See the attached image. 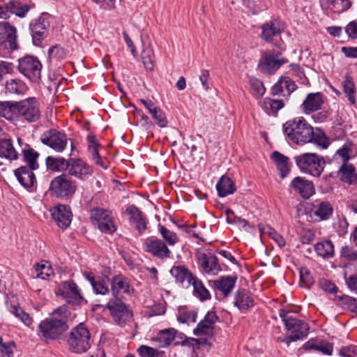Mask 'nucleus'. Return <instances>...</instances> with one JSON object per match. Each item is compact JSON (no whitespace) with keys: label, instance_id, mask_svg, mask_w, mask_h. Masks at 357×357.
Segmentation results:
<instances>
[{"label":"nucleus","instance_id":"1","mask_svg":"<svg viewBox=\"0 0 357 357\" xmlns=\"http://www.w3.org/2000/svg\"><path fill=\"white\" fill-rule=\"evenodd\" d=\"M286 137L297 145L312 143L316 146L326 149L329 139L319 128H314L303 116L296 117L286 121L282 126Z\"/></svg>","mask_w":357,"mask_h":357},{"label":"nucleus","instance_id":"2","mask_svg":"<svg viewBox=\"0 0 357 357\" xmlns=\"http://www.w3.org/2000/svg\"><path fill=\"white\" fill-rule=\"evenodd\" d=\"M70 314L66 305L55 309L40 323L38 330L39 337L44 341L61 339L69 328Z\"/></svg>","mask_w":357,"mask_h":357},{"label":"nucleus","instance_id":"3","mask_svg":"<svg viewBox=\"0 0 357 357\" xmlns=\"http://www.w3.org/2000/svg\"><path fill=\"white\" fill-rule=\"evenodd\" d=\"M289 310L280 309L279 316L282 319L286 329L291 333L287 337L291 342L303 340L307 337L310 329L309 325L303 320L296 319L290 314Z\"/></svg>","mask_w":357,"mask_h":357},{"label":"nucleus","instance_id":"4","mask_svg":"<svg viewBox=\"0 0 357 357\" xmlns=\"http://www.w3.org/2000/svg\"><path fill=\"white\" fill-rule=\"evenodd\" d=\"M69 349L76 354L86 352L91 347V333L84 323L73 328L67 339Z\"/></svg>","mask_w":357,"mask_h":357},{"label":"nucleus","instance_id":"5","mask_svg":"<svg viewBox=\"0 0 357 357\" xmlns=\"http://www.w3.org/2000/svg\"><path fill=\"white\" fill-rule=\"evenodd\" d=\"M300 170L312 176H319L324 171L325 160L323 157L311 153H305L294 158Z\"/></svg>","mask_w":357,"mask_h":357},{"label":"nucleus","instance_id":"6","mask_svg":"<svg viewBox=\"0 0 357 357\" xmlns=\"http://www.w3.org/2000/svg\"><path fill=\"white\" fill-rule=\"evenodd\" d=\"M77 186L66 174L54 177L50 182V195L59 199L68 200L75 193Z\"/></svg>","mask_w":357,"mask_h":357},{"label":"nucleus","instance_id":"7","mask_svg":"<svg viewBox=\"0 0 357 357\" xmlns=\"http://www.w3.org/2000/svg\"><path fill=\"white\" fill-rule=\"evenodd\" d=\"M107 307L116 324L125 326L132 319L133 314L128 305L118 296H113L107 304Z\"/></svg>","mask_w":357,"mask_h":357},{"label":"nucleus","instance_id":"8","mask_svg":"<svg viewBox=\"0 0 357 357\" xmlns=\"http://www.w3.org/2000/svg\"><path fill=\"white\" fill-rule=\"evenodd\" d=\"M288 60L282 56V53L277 50H269L264 52L259 61V68L265 75L274 74Z\"/></svg>","mask_w":357,"mask_h":357},{"label":"nucleus","instance_id":"9","mask_svg":"<svg viewBox=\"0 0 357 357\" xmlns=\"http://www.w3.org/2000/svg\"><path fill=\"white\" fill-rule=\"evenodd\" d=\"M19 71L32 82H38L41 77L42 64L35 56H25L18 60Z\"/></svg>","mask_w":357,"mask_h":357},{"label":"nucleus","instance_id":"10","mask_svg":"<svg viewBox=\"0 0 357 357\" xmlns=\"http://www.w3.org/2000/svg\"><path fill=\"white\" fill-rule=\"evenodd\" d=\"M40 139L43 144L56 152L61 153L66 149L70 138H68L65 133L56 129H50L41 135Z\"/></svg>","mask_w":357,"mask_h":357},{"label":"nucleus","instance_id":"11","mask_svg":"<svg viewBox=\"0 0 357 357\" xmlns=\"http://www.w3.org/2000/svg\"><path fill=\"white\" fill-rule=\"evenodd\" d=\"M50 23L47 15L43 13L38 18L33 20L29 24V31L32 42L35 46H40L42 41L47 37Z\"/></svg>","mask_w":357,"mask_h":357},{"label":"nucleus","instance_id":"12","mask_svg":"<svg viewBox=\"0 0 357 357\" xmlns=\"http://www.w3.org/2000/svg\"><path fill=\"white\" fill-rule=\"evenodd\" d=\"M18 119L24 118L29 122H36L40 116L38 102L35 98L18 101Z\"/></svg>","mask_w":357,"mask_h":357},{"label":"nucleus","instance_id":"13","mask_svg":"<svg viewBox=\"0 0 357 357\" xmlns=\"http://www.w3.org/2000/svg\"><path fill=\"white\" fill-rule=\"evenodd\" d=\"M68 176L84 181L93 174L92 167L82 158H68Z\"/></svg>","mask_w":357,"mask_h":357},{"label":"nucleus","instance_id":"14","mask_svg":"<svg viewBox=\"0 0 357 357\" xmlns=\"http://www.w3.org/2000/svg\"><path fill=\"white\" fill-rule=\"evenodd\" d=\"M59 291L66 301L71 305H79L84 300L77 284L73 280H68L61 283Z\"/></svg>","mask_w":357,"mask_h":357},{"label":"nucleus","instance_id":"15","mask_svg":"<svg viewBox=\"0 0 357 357\" xmlns=\"http://www.w3.org/2000/svg\"><path fill=\"white\" fill-rule=\"evenodd\" d=\"M144 252L152 255L158 259L169 258L171 251L166 243L160 239H146L142 245Z\"/></svg>","mask_w":357,"mask_h":357},{"label":"nucleus","instance_id":"16","mask_svg":"<svg viewBox=\"0 0 357 357\" xmlns=\"http://www.w3.org/2000/svg\"><path fill=\"white\" fill-rule=\"evenodd\" d=\"M197 262L204 273L217 275L222 271L218 257L211 252L199 253Z\"/></svg>","mask_w":357,"mask_h":357},{"label":"nucleus","instance_id":"17","mask_svg":"<svg viewBox=\"0 0 357 357\" xmlns=\"http://www.w3.org/2000/svg\"><path fill=\"white\" fill-rule=\"evenodd\" d=\"M284 28L282 21L278 19L272 20L261 26V38L266 42H271L274 37L279 36L284 30Z\"/></svg>","mask_w":357,"mask_h":357},{"label":"nucleus","instance_id":"18","mask_svg":"<svg viewBox=\"0 0 357 357\" xmlns=\"http://www.w3.org/2000/svg\"><path fill=\"white\" fill-rule=\"evenodd\" d=\"M52 216L59 227L66 229L71 223L73 214L70 206L59 204L52 210Z\"/></svg>","mask_w":357,"mask_h":357},{"label":"nucleus","instance_id":"19","mask_svg":"<svg viewBox=\"0 0 357 357\" xmlns=\"http://www.w3.org/2000/svg\"><path fill=\"white\" fill-rule=\"evenodd\" d=\"M218 319L219 318L215 312H208L193 330L194 335L197 336L212 335L213 333L214 324L217 321H218Z\"/></svg>","mask_w":357,"mask_h":357},{"label":"nucleus","instance_id":"20","mask_svg":"<svg viewBox=\"0 0 357 357\" xmlns=\"http://www.w3.org/2000/svg\"><path fill=\"white\" fill-rule=\"evenodd\" d=\"M0 36L3 39L5 46L8 47L11 50L18 48L17 43V29L15 26L10 25L9 22H0Z\"/></svg>","mask_w":357,"mask_h":357},{"label":"nucleus","instance_id":"21","mask_svg":"<svg viewBox=\"0 0 357 357\" xmlns=\"http://www.w3.org/2000/svg\"><path fill=\"white\" fill-rule=\"evenodd\" d=\"M291 187L304 199L310 198L314 193L312 182L305 178L295 177L291 183Z\"/></svg>","mask_w":357,"mask_h":357},{"label":"nucleus","instance_id":"22","mask_svg":"<svg viewBox=\"0 0 357 357\" xmlns=\"http://www.w3.org/2000/svg\"><path fill=\"white\" fill-rule=\"evenodd\" d=\"M33 170L26 166H21L14 170V174L18 182L26 189L33 188L36 183V177L33 172Z\"/></svg>","mask_w":357,"mask_h":357},{"label":"nucleus","instance_id":"23","mask_svg":"<svg viewBox=\"0 0 357 357\" xmlns=\"http://www.w3.org/2000/svg\"><path fill=\"white\" fill-rule=\"evenodd\" d=\"M169 272L175 278L176 282L185 288L191 285V282L195 277L191 271L183 266H174Z\"/></svg>","mask_w":357,"mask_h":357},{"label":"nucleus","instance_id":"24","mask_svg":"<svg viewBox=\"0 0 357 357\" xmlns=\"http://www.w3.org/2000/svg\"><path fill=\"white\" fill-rule=\"evenodd\" d=\"M126 212L130 215V222L135 225L139 234L144 233L146 229V222L142 212L135 205L128 207Z\"/></svg>","mask_w":357,"mask_h":357},{"label":"nucleus","instance_id":"25","mask_svg":"<svg viewBox=\"0 0 357 357\" xmlns=\"http://www.w3.org/2000/svg\"><path fill=\"white\" fill-rule=\"evenodd\" d=\"M234 304L241 311L248 310L254 305L252 294L245 289H238L234 294Z\"/></svg>","mask_w":357,"mask_h":357},{"label":"nucleus","instance_id":"26","mask_svg":"<svg viewBox=\"0 0 357 357\" xmlns=\"http://www.w3.org/2000/svg\"><path fill=\"white\" fill-rule=\"evenodd\" d=\"M297 86L294 82L289 77H282L273 86L271 89V94L273 96L282 95L285 96L284 93V89L287 91V96L296 89Z\"/></svg>","mask_w":357,"mask_h":357},{"label":"nucleus","instance_id":"27","mask_svg":"<svg viewBox=\"0 0 357 357\" xmlns=\"http://www.w3.org/2000/svg\"><path fill=\"white\" fill-rule=\"evenodd\" d=\"M237 276L227 275L221 276L218 280L213 281V286L220 291L225 297H227L233 291Z\"/></svg>","mask_w":357,"mask_h":357},{"label":"nucleus","instance_id":"28","mask_svg":"<svg viewBox=\"0 0 357 357\" xmlns=\"http://www.w3.org/2000/svg\"><path fill=\"white\" fill-rule=\"evenodd\" d=\"M323 103V96L321 93H309L302 104L303 111L305 114H310L320 109Z\"/></svg>","mask_w":357,"mask_h":357},{"label":"nucleus","instance_id":"29","mask_svg":"<svg viewBox=\"0 0 357 357\" xmlns=\"http://www.w3.org/2000/svg\"><path fill=\"white\" fill-rule=\"evenodd\" d=\"M18 101H0V116L13 121L18 120Z\"/></svg>","mask_w":357,"mask_h":357},{"label":"nucleus","instance_id":"30","mask_svg":"<svg viewBox=\"0 0 357 357\" xmlns=\"http://www.w3.org/2000/svg\"><path fill=\"white\" fill-rule=\"evenodd\" d=\"M111 290L113 296H118L121 293L129 294L130 285L128 279L121 274L114 276L111 281Z\"/></svg>","mask_w":357,"mask_h":357},{"label":"nucleus","instance_id":"31","mask_svg":"<svg viewBox=\"0 0 357 357\" xmlns=\"http://www.w3.org/2000/svg\"><path fill=\"white\" fill-rule=\"evenodd\" d=\"M305 350L314 349L321 352L324 355L331 356L333 351V344L327 340H310L303 345Z\"/></svg>","mask_w":357,"mask_h":357},{"label":"nucleus","instance_id":"32","mask_svg":"<svg viewBox=\"0 0 357 357\" xmlns=\"http://www.w3.org/2000/svg\"><path fill=\"white\" fill-rule=\"evenodd\" d=\"M47 169L53 172H64L68 167V159L49 155L45 159Z\"/></svg>","mask_w":357,"mask_h":357},{"label":"nucleus","instance_id":"33","mask_svg":"<svg viewBox=\"0 0 357 357\" xmlns=\"http://www.w3.org/2000/svg\"><path fill=\"white\" fill-rule=\"evenodd\" d=\"M271 158L275 162L280 176L284 178L290 172L289 159L280 152L275 151L271 154Z\"/></svg>","mask_w":357,"mask_h":357},{"label":"nucleus","instance_id":"34","mask_svg":"<svg viewBox=\"0 0 357 357\" xmlns=\"http://www.w3.org/2000/svg\"><path fill=\"white\" fill-rule=\"evenodd\" d=\"M216 190L220 197L232 195L236 190L234 182L228 176H222L216 184Z\"/></svg>","mask_w":357,"mask_h":357},{"label":"nucleus","instance_id":"35","mask_svg":"<svg viewBox=\"0 0 357 357\" xmlns=\"http://www.w3.org/2000/svg\"><path fill=\"white\" fill-rule=\"evenodd\" d=\"M18 153L13 147L10 139H0V157L9 160H16L18 159Z\"/></svg>","mask_w":357,"mask_h":357},{"label":"nucleus","instance_id":"36","mask_svg":"<svg viewBox=\"0 0 357 357\" xmlns=\"http://www.w3.org/2000/svg\"><path fill=\"white\" fill-rule=\"evenodd\" d=\"M337 176L344 183L352 184L357 179L355 167L352 165L344 163L337 172Z\"/></svg>","mask_w":357,"mask_h":357},{"label":"nucleus","instance_id":"37","mask_svg":"<svg viewBox=\"0 0 357 357\" xmlns=\"http://www.w3.org/2000/svg\"><path fill=\"white\" fill-rule=\"evenodd\" d=\"M22 154L24 161L28 165L27 167H30L32 169H38V158L40 155L37 151L28 144H25V148L22 149Z\"/></svg>","mask_w":357,"mask_h":357},{"label":"nucleus","instance_id":"38","mask_svg":"<svg viewBox=\"0 0 357 357\" xmlns=\"http://www.w3.org/2000/svg\"><path fill=\"white\" fill-rule=\"evenodd\" d=\"M28 89L26 84L18 79H12L7 81L5 90L6 93L10 95H20L24 93Z\"/></svg>","mask_w":357,"mask_h":357},{"label":"nucleus","instance_id":"39","mask_svg":"<svg viewBox=\"0 0 357 357\" xmlns=\"http://www.w3.org/2000/svg\"><path fill=\"white\" fill-rule=\"evenodd\" d=\"M284 104L281 100H274L265 98L262 102L261 107L268 115L277 116L278 112L283 108Z\"/></svg>","mask_w":357,"mask_h":357},{"label":"nucleus","instance_id":"40","mask_svg":"<svg viewBox=\"0 0 357 357\" xmlns=\"http://www.w3.org/2000/svg\"><path fill=\"white\" fill-rule=\"evenodd\" d=\"M177 331L173 328L161 330L157 335V340L159 342V347L165 348L171 344L176 338Z\"/></svg>","mask_w":357,"mask_h":357},{"label":"nucleus","instance_id":"41","mask_svg":"<svg viewBox=\"0 0 357 357\" xmlns=\"http://www.w3.org/2000/svg\"><path fill=\"white\" fill-rule=\"evenodd\" d=\"M314 250L323 258H331L334 255V246L331 241L317 243L314 245Z\"/></svg>","mask_w":357,"mask_h":357},{"label":"nucleus","instance_id":"42","mask_svg":"<svg viewBox=\"0 0 357 357\" xmlns=\"http://www.w3.org/2000/svg\"><path fill=\"white\" fill-rule=\"evenodd\" d=\"M193 287L194 295L199 298L202 301L209 300L211 298V294L208 290L205 287L202 280L195 277L191 282Z\"/></svg>","mask_w":357,"mask_h":357},{"label":"nucleus","instance_id":"43","mask_svg":"<svg viewBox=\"0 0 357 357\" xmlns=\"http://www.w3.org/2000/svg\"><path fill=\"white\" fill-rule=\"evenodd\" d=\"M343 91L348 98V100L351 105L356 103L355 93L356 87L352 78L348 75H346L345 79L342 83Z\"/></svg>","mask_w":357,"mask_h":357},{"label":"nucleus","instance_id":"44","mask_svg":"<svg viewBox=\"0 0 357 357\" xmlns=\"http://www.w3.org/2000/svg\"><path fill=\"white\" fill-rule=\"evenodd\" d=\"M8 9L10 14H15L17 17L24 18L29 11L30 6L28 4H24L19 1H10L8 3Z\"/></svg>","mask_w":357,"mask_h":357},{"label":"nucleus","instance_id":"45","mask_svg":"<svg viewBox=\"0 0 357 357\" xmlns=\"http://www.w3.org/2000/svg\"><path fill=\"white\" fill-rule=\"evenodd\" d=\"M333 211V208L330 202L325 201L317 205V209L314 211V215L321 220H327L331 216Z\"/></svg>","mask_w":357,"mask_h":357},{"label":"nucleus","instance_id":"46","mask_svg":"<svg viewBox=\"0 0 357 357\" xmlns=\"http://www.w3.org/2000/svg\"><path fill=\"white\" fill-rule=\"evenodd\" d=\"M330 3L329 8L337 13H342L348 10L351 6V2L350 0H327Z\"/></svg>","mask_w":357,"mask_h":357},{"label":"nucleus","instance_id":"47","mask_svg":"<svg viewBox=\"0 0 357 357\" xmlns=\"http://www.w3.org/2000/svg\"><path fill=\"white\" fill-rule=\"evenodd\" d=\"M109 282V278L107 275L105 278H100L98 277V280L95 284L92 287L93 291L96 294L106 295L109 292V288L107 282Z\"/></svg>","mask_w":357,"mask_h":357},{"label":"nucleus","instance_id":"48","mask_svg":"<svg viewBox=\"0 0 357 357\" xmlns=\"http://www.w3.org/2000/svg\"><path fill=\"white\" fill-rule=\"evenodd\" d=\"M109 282V278L107 275L105 278H100L98 277V280L95 284L92 287L93 291L96 294L106 295L109 292V288L107 282Z\"/></svg>","mask_w":357,"mask_h":357},{"label":"nucleus","instance_id":"49","mask_svg":"<svg viewBox=\"0 0 357 357\" xmlns=\"http://www.w3.org/2000/svg\"><path fill=\"white\" fill-rule=\"evenodd\" d=\"M137 352L141 357H163L165 354L164 351L146 345H141L137 349Z\"/></svg>","mask_w":357,"mask_h":357},{"label":"nucleus","instance_id":"50","mask_svg":"<svg viewBox=\"0 0 357 357\" xmlns=\"http://www.w3.org/2000/svg\"><path fill=\"white\" fill-rule=\"evenodd\" d=\"M314 283V280L310 271L305 267L300 270V284L302 287L310 289Z\"/></svg>","mask_w":357,"mask_h":357},{"label":"nucleus","instance_id":"51","mask_svg":"<svg viewBox=\"0 0 357 357\" xmlns=\"http://www.w3.org/2000/svg\"><path fill=\"white\" fill-rule=\"evenodd\" d=\"M158 227L162 237L169 245H174L178 241V238L176 233L161 225H159Z\"/></svg>","mask_w":357,"mask_h":357},{"label":"nucleus","instance_id":"52","mask_svg":"<svg viewBox=\"0 0 357 357\" xmlns=\"http://www.w3.org/2000/svg\"><path fill=\"white\" fill-rule=\"evenodd\" d=\"M197 312L195 310L183 311L180 310L177 316V320L180 323H195L197 321Z\"/></svg>","mask_w":357,"mask_h":357},{"label":"nucleus","instance_id":"53","mask_svg":"<svg viewBox=\"0 0 357 357\" xmlns=\"http://www.w3.org/2000/svg\"><path fill=\"white\" fill-rule=\"evenodd\" d=\"M154 56L153 50L151 48L144 50L142 53V59L144 67L149 70L153 69Z\"/></svg>","mask_w":357,"mask_h":357},{"label":"nucleus","instance_id":"54","mask_svg":"<svg viewBox=\"0 0 357 357\" xmlns=\"http://www.w3.org/2000/svg\"><path fill=\"white\" fill-rule=\"evenodd\" d=\"M91 217L96 221L97 224L110 219V212L103 208H95L91 212Z\"/></svg>","mask_w":357,"mask_h":357},{"label":"nucleus","instance_id":"55","mask_svg":"<svg viewBox=\"0 0 357 357\" xmlns=\"http://www.w3.org/2000/svg\"><path fill=\"white\" fill-rule=\"evenodd\" d=\"M250 86L253 96L256 97H261L265 93L266 89L263 82L257 79H250Z\"/></svg>","mask_w":357,"mask_h":357},{"label":"nucleus","instance_id":"56","mask_svg":"<svg viewBox=\"0 0 357 357\" xmlns=\"http://www.w3.org/2000/svg\"><path fill=\"white\" fill-rule=\"evenodd\" d=\"M48 56L50 59L60 61L66 57V52L63 47L57 45L52 46L49 49Z\"/></svg>","mask_w":357,"mask_h":357},{"label":"nucleus","instance_id":"57","mask_svg":"<svg viewBox=\"0 0 357 357\" xmlns=\"http://www.w3.org/2000/svg\"><path fill=\"white\" fill-rule=\"evenodd\" d=\"M245 6L252 14H257L264 9L261 3V0H243Z\"/></svg>","mask_w":357,"mask_h":357},{"label":"nucleus","instance_id":"58","mask_svg":"<svg viewBox=\"0 0 357 357\" xmlns=\"http://www.w3.org/2000/svg\"><path fill=\"white\" fill-rule=\"evenodd\" d=\"M341 257L348 261H355L357 259V250L351 246H344L342 248Z\"/></svg>","mask_w":357,"mask_h":357},{"label":"nucleus","instance_id":"59","mask_svg":"<svg viewBox=\"0 0 357 357\" xmlns=\"http://www.w3.org/2000/svg\"><path fill=\"white\" fill-rule=\"evenodd\" d=\"M98 148V147L88 148V150L90 153L91 158L92 161L96 165L102 167L105 169H107V166L102 161V160L99 154Z\"/></svg>","mask_w":357,"mask_h":357},{"label":"nucleus","instance_id":"60","mask_svg":"<svg viewBox=\"0 0 357 357\" xmlns=\"http://www.w3.org/2000/svg\"><path fill=\"white\" fill-rule=\"evenodd\" d=\"M200 340L193 338V337H187L185 340H183V341L180 342H176L175 344H181L183 347H188L192 348V349H198L200 347Z\"/></svg>","mask_w":357,"mask_h":357},{"label":"nucleus","instance_id":"61","mask_svg":"<svg viewBox=\"0 0 357 357\" xmlns=\"http://www.w3.org/2000/svg\"><path fill=\"white\" fill-rule=\"evenodd\" d=\"M98 227L101 231L107 234H112L116 231V227L112 218L107 219L106 221L98 223Z\"/></svg>","mask_w":357,"mask_h":357},{"label":"nucleus","instance_id":"62","mask_svg":"<svg viewBox=\"0 0 357 357\" xmlns=\"http://www.w3.org/2000/svg\"><path fill=\"white\" fill-rule=\"evenodd\" d=\"M338 354L342 357H357V347L354 345L343 347Z\"/></svg>","mask_w":357,"mask_h":357},{"label":"nucleus","instance_id":"63","mask_svg":"<svg viewBox=\"0 0 357 357\" xmlns=\"http://www.w3.org/2000/svg\"><path fill=\"white\" fill-rule=\"evenodd\" d=\"M36 271L37 272V278L45 280L47 277L50 276L51 269L45 264H38L36 267Z\"/></svg>","mask_w":357,"mask_h":357},{"label":"nucleus","instance_id":"64","mask_svg":"<svg viewBox=\"0 0 357 357\" xmlns=\"http://www.w3.org/2000/svg\"><path fill=\"white\" fill-rule=\"evenodd\" d=\"M345 32L349 38H357V20L350 22L345 27Z\"/></svg>","mask_w":357,"mask_h":357}]
</instances>
